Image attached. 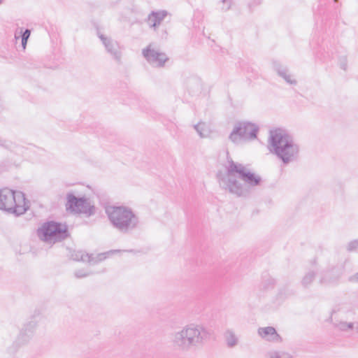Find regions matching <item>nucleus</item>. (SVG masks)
<instances>
[{
	"mask_svg": "<svg viewBox=\"0 0 358 358\" xmlns=\"http://www.w3.org/2000/svg\"><path fill=\"white\" fill-rule=\"evenodd\" d=\"M275 284V280L272 277L266 275L263 277V280L262 282V286L263 289H268L270 288H273Z\"/></svg>",
	"mask_w": 358,
	"mask_h": 358,
	"instance_id": "nucleus-22",
	"label": "nucleus"
},
{
	"mask_svg": "<svg viewBox=\"0 0 358 358\" xmlns=\"http://www.w3.org/2000/svg\"><path fill=\"white\" fill-rule=\"evenodd\" d=\"M331 322L333 323L334 326L338 329L341 331H347V330H352L354 328V323L353 322H334L332 316L331 317Z\"/></svg>",
	"mask_w": 358,
	"mask_h": 358,
	"instance_id": "nucleus-20",
	"label": "nucleus"
},
{
	"mask_svg": "<svg viewBox=\"0 0 358 358\" xmlns=\"http://www.w3.org/2000/svg\"><path fill=\"white\" fill-rule=\"evenodd\" d=\"M28 39L21 38V44L23 49L26 48Z\"/></svg>",
	"mask_w": 358,
	"mask_h": 358,
	"instance_id": "nucleus-32",
	"label": "nucleus"
},
{
	"mask_svg": "<svg viewBox=\"0 0 358 358\" xmlns=\"http://www.w3.org/2000/svg\"><path fill=\"white\" fill-rule=\"evenodd\" d=\"M223 4H227V6L222 7V9L224 10H228L230 8L231 6V1L229 0H222Z\"/></svg>",
	"mask_w": 358,
	"mask_h": 358,
	"instance_id": "nucleus-31",
	"label": "nucleus"
},
{
	"mask_svg": "<svg viewBox=\"0 0 358 358\" xmlns=\"http://www.w3.org/2000/svg\"><path fill=\"white\" fill-rule=\"evenodd\" d=\"M317 273V269H310L308 271H306L301 279V285L304 288H308L315 280Z\"/></svg>",
	"mask_w": 358,
	"mask_h": 358,
	"instance_id": "nucleus-18",
	"label": "nucleus"
},
{
	"mask_svg": "<svg viewBox=\"0 0 358 358\" xmlns=\"http://www.w3.org/2000/svg\"><path fill=\"white\" fill-rule=\"evenodd\" d=\"M225 169L224 175L219 173L217 176L220 187L237 196L248 195L250 190L248 185L255 187L262 182V178L259 176L231 159L228 160V165Z\"/></svg>",
	"mask_w": 358,
	"mask_h": 358,
	"instance_id": "nucleus-1",
	"label": "nucleus"
},
{
	"mask_svg": "<svg viewBox=\"0 0 358 358\" xmlns=\"http://www.w3.org/2000/svg\"><path fill=\"white\" fill-rule=\"evenodd\" d=\"M270 358H293V357L285 352H274Z\"/></svg>",
	"mask_w": 358,
	"mask_h": 358,
	"instance_id": "nucleus-27",
	"label": "nucleus"
},
{
	"mask_svg": "<svg viewBox=\"0 0 358 358\" xmlns=\"http://www.w3.org/2000/svg\"><path fill=\"white\" fill-rule=\"evenodd\" d=\"M192 84V92H198L201 90L200 80L196 78H192L188 80V85Z\"/></svg>",
	"mask_w": 358,
	"mask_h": 358,
	"instance_id": "nucleus-24",
	"label": "nucleus"
},
{
	"mask_svg": "<svg viewBox=\"0 0 358 358\" xmlns=\"http://www.w3.org/2000/svg\"><path fill=\"white\" fill-rule=\"evenodd\" d=\"M259 127L247 121L238 122L229 136V139L234 143L240 140H254L257 138Z\"/></svg>",
	"mask_w": 358,
	"mask_h": 358,
	"instance_id": "nucleus-8",
	"label": "nucleus"
},
{
	"mask_svg": "<svg viewBox=\"0 0 358 358\" xmlns=\"http://www.w3.org/2000/svg\"><path fill=\"white\" fill-rule=\"evenodd\" d=\"M38 324V320H36V317H33L30 321H28L26 322L22 329L27 331L28 333L31 334L32 336H34L35 329L36 328Z\"/></svg>",
	"mask_w": 358,
	"mask_h": 358,
	"instance_id": "nucleus-19",
	"label": "nucleus"
},
{
	"mask_svg": "<svg viewBox=\"0 0 358 358\" xmlns=\"http://www.w3.org/2000/svg\"><path fill=\"white\" fill-rule=\"evenodd\" d=\"M74 275H75L76 278H82L88 276L90 275V273H87L83 269H80V270L76 271L74 273Z\"/></svg>",
	"mask_w": 358,
	"mask_h": 358,
	"instance_id": "nucleus-28",
	"label": "nucleus"
},
{
	"mask_svg": "<svg viewBox=\"0 0 358 358\" xmlns=\"http://www.w3.org/2000/svg\"><path fill=\"white\" fill-rule=\"evenodd\" d=\"M2 1H3V0H0V4H1Z\"/></svg>",
	"mask_w": 358,
	"mask_h": 358,
	"instance_id": "nucleus-39",
	"label": "nucleus"
},
{
	"mask_svg": "<svg viewBox=\"0 0 358 358\" xmlns=\"http://www.w3.org/2000/svg\"><path fill=\"white\" fill-rule=\"evenodd\" d=\"M37 234L41 240L49 243L62 241L70 235L66 224L55 221L45 222L38 228Z\"/></svg>",
	"mask_w": 358,
	"mask_h": 358,
	"instance_id": "nucleus-6",
	"label": "nucleus"
},
{
	"mask_svg": "<svg viewBox=\"0 0 358 358\" xmlns=\"http://www.w3.org/2000/svg\"><path fill=\"white\" fill-rule=\"evenodd\" d=\"M210 338L208 330L203 326L190 324L173 335L174 347L182 352L201 347Z\"/></svg>",
	"mask_w": 358,
	"mask_h": 358,
	"instance_id": "nucleus-3",
	"label": "nucleus"
},
{
	"mask_svg": "<svg viewBox=\"0 0 358 358\" xmlns=\"http://www.w3.org/2000/svg\"><path fill=\"white\" fill-rule=\"evenodd\" d=\"M127 252H134V250H127Z\"/></svg>",
	"mask_w": 358,
	"mask_h": 358,
	"instance_id": "nucleus-36",
	"label": "nucleus"
},
{
	"mask_svg": "<svg viewBox=\"0 0 358 358\" xmlns=\"http://www.w3.org/2000/svg\"><path fill=\"white\" fill-rule=\"evenodd\" d=\"M34 336L27 331L21 329L18 336L13 341L12 345L8 347V351L10 354H15L17 352L20 348L27 345Z\"/></svg>",
	"mask_w": 358,
	"mask_h": 358,
	"instance_id": "nucleus-11",
	"label": "nucleus"
},
{
	"mask_svg": "<svg viewBox=\"0 0 358 358\" xmlns=\"http://www.w3.org/2000/svg\"><path fill=\"white\" fill-rule=\"evenodd\" d=\"M142 55L148 64L156 68L164 67L165 63L169 59L164 52L155 49L152 44H149L146 48H143L142 50Z\"/></svg>",
	"mask_w": 358,
	"mask_h": 358,
	"instance_id": "nucleus-9",
	"label": "nucleus"
},
{
	"mask_svg": "<svg viewBox=\"0 0 358 358\" xmlns=\"http://www.w3.org/2000/svg\"><path fill=\"white\" fill-rule=\"evenodd\" d=\"M270 358H293V357L285 352H274Z\"/></svg>",
	"mask_w": 358,
	"mask_h": 358,
	"instance_id": "nucleus-26",
	"label": "nucleus"
},
{
	"mask_svg": "<svg viewBox=\"0 0 358 358\" xmlns=\"http://www.w3.org/2000/svg\"><path fill=\"white\" fill-rule=\"evenodd\" d=\"M98 36L104 45L106 52L110 54L117 63L120 64L122 60V51L119 43L116 41L101 33H98Z\"/></svg>",
	"mask_w": 358,
	"mask_h": 358,
	"instance_id": "nucleus-10",
	"label": "nucleus"
},
{
	"mask_svg": "<svg viewBox=\"0 0 358 358\" xmlns=\"http://www.w3.org/2000/svg\"><path fill=\"white\" fill-rule=\"evenodd\" d=\"M287 294H285V297H287V296H291V295L294 294V292H293L292 290H289V289H287Z\"/></svg>",
	"mask_w": 358,
	"mask_h": 358,
	"instance_id": "nucleus-34",
	"label": "nucleus"
},
{
	"mask_svg": "<svg viewBox=\"0 0 358 358\" xmlns=\"http://www.w3.org/2000/svg\"><path fill=\"white\" fill-rule=\"evenodd\" d=\"M24 203V195L22 192L8 188L0 189V210L20 216L27 210Z\"/></svg>",
	"mask_w": 358,
	"mask_h": 358,
	"instance_id": "nucleus-5",
	"label": "nucleus"
},
{
	"mask_svg": "<svg viewBox=\"0 0 358 358\" xmlns=\"http://www.w3.org/2000/svg\"><path fill=\"white\" fill-rule=\"evenodd\" d=\"M268 149L284 164H287L296 160L299 152V146L295 142L292 136L281 129L271 131L268 138Z\"/></svg>",
	"mask_w": 358,
	"mask_h": 358,
	"instance_id": "nucleus-2",
	"label": "nucleus"
},
{
	"mask_svg": "<svg viewBox=\"0 0 358 358\" xmlns=\"http://www.w3.org/2000/svg\"><path fill=\"white\" fill-rule=\"evenodd\" d=\"M194 129L201 138L207 137L209 135V130L205 123H198L194 125Z\"/></svg>",
	"mask_w": 358,
	"mask_h": 358,
	"instance_id": "nucleus-21",
	"label": "nucleus"
},
{
	"mask_svg": "<svg viewBox=\"0 0 358 358\" xmlns=\"http://www.w3.org/2000/svg\"><path fill=\"white\" fill-rule=\"evenodd\" d=\"M339 66L343 70L345 71L348 66V62L346 57L343 56L339 59Z\"/></svg>",
	"mask_w": 358,
	"mask_h": 358,
	"instance_id": "nucleus-29",
	"label": "nucleus"
},
{
	"mask_svg": "<svg viewBox=\"0 0 358 358\" xmlns=\"http://www.w3.org/2000/svg\"><path fill=\"white\" fill-rule=\"evenodd\" d=\"M15 38H16V39H17V38H18V36H17V34H15Z\"/></svg>",
	"mask_w": 358,
	"mask_h": 358,
	"instance_id": "nucleus-37",
	"label": "nucleus"
},
{
	"mask_svg": "<svg viewBox=\"0 0 358 358\" xmlns=\"http://www.w3.org/2000/svg\"><path fill=\"white\" fill-rule=\"evenodd\" d=\"M167 15L166 10L152 11L148 15V23L151 27H158Z\"/></svg>",
	"mask_w": 358,
	"mask_h": 358,
	"instance_id": "nucleus-15",
	"label": "nucleus"
},
{
	"mask_svg": "<svg viewBox=\"0 0 358 358\" xmlns=\"http://www.w3.org/2000/svg\"><path fill=\"white\" fill-rule=\"evenodd\" d=\"M279 294V296H280V298H282V294H283V293H282V289H281V290L279 292V294Z\"/></svg>",
	"mask_w": 358,
	"mask_h": 358,
	"instance_id": "nucleus-35",
	"label": "nucleus"
},
{
	"mask_svg": "<svg viewBox=\"0 0 358 358\" xmlns=\"http://www.w3.org/2000/svg\"><path fill=\"white\" fill-rule=\"evenodd\" d=\"M103 255V254H99L96 257H93L92 255L82 250H73L70 252V257L73 260L88 262L90 264H96L101 261L104 258L102 257Z\"/></svg>",
	"mask_w": 358,
	"mask_h": 358,
	"instance_id": "nucleus-12",
	"label": "nucleus"
},
{
	"mask_svg": "<svg viewBox=\"0 0 358 358\" xmlns=\"http://www.w3.org/2000/svg\"><path fill=\"white\" fill-rule=\"evenodd\" d=\"M351 280L358 282V272L356 274H355L353 276H352Z\"/></svg>",
	"mask_w": 358,
	"mask_h": 358,
	"instance_id": "nucleus-33",
	"label": "nucleus"
},
{
	"mask_svg": "<svg viewBox=\"0 0 358 358\" xmlns=\"http://www.w3.org/2000/svg\"><path fill=\"white\" fill-rule=\"evenodd\" d=\"M348 252H358V238L354 239L348 242L345 246Z\"/></svg>",
	"mask_w": 358,
	"mask_h": 358,
	"instance_id": "nucleus-23",
	"label": "nucleus"
},
{
	"mask_svg": "<svg viewBox=\"0 0 358 358\" xmlns=\"http://www.w3.org/2000/svg\"><path fill=\"white\" fill-rule=\"evenodd\" d=\"M224 338L226 345L229 348H233L238 343V337L232 329H227L224 333Z\"/></svg>",
	"mask_w": 358,
	"mask_h": 358,
	"instance_id": "nucleus-17",
	"label": "nucleus"
},
{
	"mask_svg": "<svg viewBox=\"0 0 358 358\" xmlns=\"http://www.w3.org/2000/svg\"><path fill=\"white\" fill-rule=\"evenodd\" d=\"M336 281V279H332L329 277V271H326L324 273H322L320 279V283L321 285H326L328 283H331Z\"/></svg>",
	"mask_w": 358,
	"mask_h": 358,
	"instance_id": "nucleus-25",
	"label": "nucleus"
},
{
	"mask_svg": "<svg viewBox=\"0 0 358 358\" xmlns=\"http://www.w3.org/2000/svg\"><path fill=\"white\" fill-rule=\"evenodd\" d=\"M258 334L268 341L277 342L281 340L280 336L273 327H260L258 329Z\"/></svg>",
	"mask_w": 358,
	"mask_h": 358,
	"instance_id": "nucleus-14",
	"label": "nucleus"
},
{
	"mask_svg": "<svg viewBox=\"0 0 358 358\" xmlns=\"http://www.w3.org/2000/svg\"><path fill=\"white\" fill-rule=\"evenodd\" d=\"M66 209L74 214L90 217L95 214V206L85 196H76L73 192L66 194Z\"/></svg>",
	"mask_w": 358,
	"mask_h": 358,
	"instance_id": "nucleus-7",
	"label": "nucleus"
},
{
	"mask_svg": "<svg viewBox=\"0 0 358 358\" xmlns=\"http://www.w3.org/2000/svg\"><path fill=\"white\" fill-rule=\"evenodd\" d=\"M0 147H2L10 152L22 154L24 153V147L20 146L10 140L5 139L1 137H0Z\"/></svg>",
	"mask_w": 358,
	"mask_h": 358,
	"instance_id": "nucleus-16",
	"label": "nucleus"
},
{
	"mask_svg": "<svg viewBox=\"0 0 358 358\" xmlns=\"http://www.w3.org/2000/svg\"><path fill=\"white\" fill-rule=\"evenodd\" d=\"M31 34V31L29 29H26L24 31L21 29L20 30V37L21 38L29 39Z\"/></svg>",
	"mask_w": 358,
	"mask_h": 358,
	"instance_id": "nucleus-30",
	"label": "nucleus"
},
{
	"mask_svg": "<svg viewBox=\"0 0 358 358\" xmlns=\"http://www.w3.org/2000/svg\"><path fill=\"white\" fill-rule=\"evenodd\" d=\"M106 213L112 226L122 234H129L138 228L140 220L131 208L124 206H110Z\"/></svg>",
	"mask_w": 358,
	"mask_h": 358,
	"instance_id": "nucleus-4",
	"label": "nucleus"
},
{
	"mask_svg": "<svg viewBox=\"0 0 358 358\" xmlns=\"http://www.w3.org/2000/svg\"><path fill=\"white\" fill-rule=\"evenodd\" d=\"M334 2H338V0H334Z\"/></svg>",
	"mask_w": 358,
	"mask_h": 358,
	"instance_id": "nucleus-38",
	"label": "nucleus"
},
{
	"mask_svg": "<svg viewBox=\"0 0 358 358\" xmlns=\"http://www.w3.org/2000/svg\"><path fill=\"white\" fill-rule=\"evenodd\" d=\"M273 67L277 74L284 79V80L289 85H296L297 81L292 78V76L289 73V69L286 66L282 65L279 62L275 61L273 62Z\"/></svg>",
	"mask_w": 358,
	"mask_h": 358,
	"instance_id": "nucleus-13",
	"label": "nucleus"
}]
</instances>
